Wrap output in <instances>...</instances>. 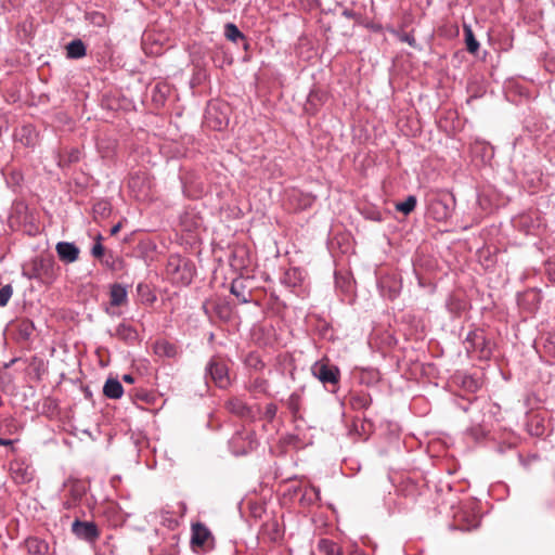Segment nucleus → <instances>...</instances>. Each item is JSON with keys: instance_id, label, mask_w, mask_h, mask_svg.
Here are the masks:
<instances>
[{"instance_id": "3", "label": "nucleus", "mask_w": 555, "mask_h": 555, "mask_svg": "<svg viewBox=\"0 0 555 555\" xmlns=\"http://www.w3.org/2000/svg\"><path fill=\"white\" fill-rule=\"evenodd\" d=\"M72 530L76 537L89 542L96 540L99 537L96 526L90 521L75 520L72 525Z\"/></svg>"}, {"instance_id": "8", "label": "nucleus", "mask_w": 555, "mask_h": 555, "mask_svg": "<svg viewBox=\"0 0 555 555\" xmlns=\"http://www.w3.org/2000/svg\"><path fill=\"white\" fill-rule=\"evenodd\" d=\"M228 406L232 413L237 414L242 417H247V418L256 417V413L254 412V410L251 408H249L248 405H246L240 399H233V400L229 401Z\"/></svg>"}, {"instance_id": "23", "label": "nucleus", "mask_w": 555, "mask_h": 555, "mask_svg": "<svg viewBox=\"0 0 555 555\" xmlns=\"http://www.w3.org/2000/svg\"><path fill=\"white\" fill-rule=\"evenodd\" d=\"M101 235L98 236L96 243L93 245L91 249V255L95 258H101L104 255V247L101 244Z\"/></svg>"}, {"instance_id": "25", "label": "nucleus", "mask_w": 555, "mask_h": 555, "mask_svg": "<svg viewBox=\"0 0 555 555\" xmlns=\"http://www.w3.org/2000/svg\"><path fill=\"white\" fill-rule=\"evenodd\" d=\"M69 487L75 500L81 498L82 493L85 492V488L79 482L70 483Z\"/></svg>"}, {"instance_id": "2", "label": "nucleus", "mask_w": 555, "mask_h": 555, "mask_svg": "<svg viewBox=\"0 0 555 555\" xmlns=\"http://www.w3.org/2000/svg\"><path fill=\"white\" fill-rule=\"evenodd\" d=\"M207 373L220 388H225L230 384L228 367L224 363L217 359L210 360L207 366Z\"/></svg>"}, {"instance_id": "7", "label": "nucleus", "mask_w": 555, "mask_h": 555, "mask_svg": "<svg viewBox=\"0 0 555 555\" xmlns=\"http://www.w3.org/2000/svg\"><path fill=\"white\" fill-rule=\"evenodd\" d=\"M115 336L122 339L126 343H134L139 338V334L135 328L130 324L120 323L115 330Z\"/></svg>"}, {"instance_id": "20", "label": "nucleus", "mask_w": 555, "mask_h": 555, "mask_svg": "<svg viewBox=\"0 0 555 555\" xmlns=\"http://www.w3.org/2000/svg\"><path fill=\"white\" fill-rule=\"evenodd\" d=\"M13 289L11 285H4L0 288V307L7 306L10 298L12 297Z\"/></svg>"}, {"instance_id": "33", "label": "nucleus", "mask_w": 555, "mask_h": 555, "mask_svg": "<svg viewBox=\"0 0 555 555\" xmlns=\"http://www.w3.org/2000/svg\"><path fill=\"white\" fill-rule=\"evenodd\" d=\"M190 281H191V279H190V278H188V279L183 280V283H184V284H189V283H190Z\"/></svg>"}, {"instance_id": "13", "label": "nucleus", "mask_w": 555, "mask_h": 555, "mask_svg": "<svg viewBox=\"0 0 555 555\" xmlns=\"http://www.w3.org/2000/svg\"><path fill=\"white\" fill-rule=\"evenodd\" d=\"M319 548L325 555H343L340 547L330 540H321L319 542Z\"/></svg>"}, {"instance_id": "1", "label": "nucleus", "mask_w": 555, "mask_h": 555, "mask_svg": "<svg viewBox=\"0 0 555 555\" xmlns=\"http://www.w3.org/2000/svg\"><path fill=\"white\" fill-rule=\"evenodd\" d=\"M312 375L323 384H337L339 370L326 361H317L311 366Z\"/></svg>"}, {"instance_id": "10", "label": "nucleus", "mask_w": 555, "mask_h": 555, "mask_svg": "<svg viewBox=\"0 0 555 555\" xmlns=\"http://www.w3.org/2000/svg\"><path fill=\"white\" fill-rule=\"evenodd\" d=\"M103 392L111 399H119L124 393V389L119 380L109 378L103 387Z\"/></svg>"}, {"instance_id": "35", "label": "nucleus", "mask_w": 555, "mask_h": 555, "mask_svg": "<svg viewBox=\"0 0 555 555\" xmlns=\"http://www.w3.org/2000/svg\"><path fill=\"white\" fill-rule=\"evenodd\" d=\"M104 263L108 266L111 263V260L105 259Z\"/></svg>"}, {"instance_id": "34", "label": "nucleus", "mask_w": 555, "mask_h": 555, "mask_svg": "<svg viewBox=\"0 0 555 555\" xmlns=\"http://www.w3.org/2000/svg\"><path fill=\"white\" fill-rule=\"evenodd\" d=\"M104 263L108 266L111 263V260L105 259Z\"/></svg>"}, {"instance_id": "16", "label": "nucleus", "mask_w": 555, "mask_h": 555, "mask_svg": "<svg viewBox=\"0 0 555 555\" xmlns=\"http://www.w3.org/2000/svg\"><path fill=\"white\" fill-rule=\"evenodd\" d=\"M143 180L139 176H132L129 179L128 185L134 192L135 197L141 198L145 196V192L142 190L141 184Z\"/></svg>"}, {"instance_id": "4", "label": "nucleus", "mask_w": 555, "mask_h": 555, "mask_svg": "<svg viewBox=\"0 0 555 555\" xmlns=\"http://www.w3.org/2000/svg\"><path fill=\"white\" fill-rule=\"evenodd\" d=\"M55 249L59 258L67 263L75 262L79 257V248L74 243L59 242Z\"/></svg>"}, {"instance_id": "32", "label": "nucleus", "mask_w": 555, "mask_h": 555, "mask_svg": "<svg viewBox=\"0 0 555 555\" xmlns=\"http://www.w3.org/2000/svg\"><path fill=\"white\" fill-rule=\"evenodd\" d=\"M344 15L347 16V17H352L353 16V14L350 11H345Z\"/></svg>"}, {"instance_id": "11", "label": "nucleus", "mask_w": 555, "mask_h": 555, "mask_svg": "<svg viewBox=\"0 0 555 555\" xmlns=\"http://www.w3.org/2000/svg\"><path fill=\"white\" fill-rule=\"evenodd\" d=\"M109 296L112 306H121L127 300V289L125 286L120 284H114L111 287Z\"/></svg>"}, {"instance_id": "5", "label": "nucleus", "mask_w": 555, "mask_h": 555, "mask_svg": "<svg viewBox=\"0 0 555 555\" xmlns=\"http://www.w3.org/2000/svg\"><path fill=\"white\" fill-rule=\"evenodd\" d=\"M429 209L433 217L439 221L447 220L452 214L451 205L442 198L433 201Z\"/></svg>"}, {"instance_id": "19", "label": "nucleus", "mask_w": 555, "mask_h": 555, "mask_svg": "<svg viewBox=\"0 0 555 555\" xmlns=\"http://www.w3.org/2000/svg\"><path fill=\"white\" fill-rule=\"evenodd\" d=\"M156 352L166 357H173L176 354V348L168 343H159L156 345Z\"/></svg>"}, {"instance_id": "24", "label": "nucleus", "mask_w": 555, "mask_h": 555, "mask_svg": "<svg viewBox=\"0 0 555 555\" xmlns=\"http://www.w3.org/2000/svg\"><path fill=\"white\" fill-rule=\"evenodd\" d=\"M238 282L234 281L231 286V293L235 295L242 302H248V297L245 296L241 291H238Z\"/></svg>"}, {"instance_id": "36", "label": "nucleus", "mask_w": 555, "mask_h": 555, "mask_svg": "<svg viewBox=\"0 0 555 555\" xmlns=\"http://www.w3.org/2000/svg\"><path fill=\"white\" fill-rule=\"evenodd\" d=\"M312 555H314V554H312Z\"/></svg>"}, {"instance_id": "26", "label": "nucleus", "mask_w": 555, "mask_h": 555, "mask_svg": "<svg viewBox=\"0 0 555 555\" xmlns=\"http://www.w3.org/2000/svg\"><path fill=\"white\" fill-rule=\"evenodd\" d=\"M92 23L98 26H103L105 24V16L101 13H94L92 15Z\"/></svg>"}, {"instance_id": "27", "label": "nucleus", "mask_w": 555, "mask_h": 555, "mask_svg": "<svg viewBox=\"0 0 555 555\" xmlns=\"http://www.w3.org/2000/svg\"><path fill=\"white\" fill-rule=\"evenodd\" d=\"M479 526V518L477 516H474L472 521L465 526V527H462L463 530H470L473 528H477Z\"/></svg>"}, {"instance_id": "21", "label": "nucleus", "mask_w": 555, "mask_h": 555, "mask_svg": "<svg viewBox=\"0 0 555 555\" xmlns=\"http://www.w3.org/2000/svg\"><path fill=\"white\" fill-rule=\"evenodd\" d=\"M28 547L31 552L39 553V554L44 553L48 550V546L46 543L40 542L36 539L28 541Z\"/></svg>"}, {"instance_id": "31", "label": "nucleus", "mask_w": 555, "mask_h": 555, "mask_svg": "<svg viewBox=\"0 0 555 555\" xmlns=\"http://www.w3.org/2000/svg\"><path fill=\"white\" fill-rule=\"evenodd\" d=\"M11 443H12V441H11V440H9V439L0 438V444H1V446H9V444H11Z\"/></svg>"}, {"instance_id": "6", "label": "nucleus", "mask_w": 555, "mask_h": 555, "mask_svg": "<svg viewBox=\"0 0 555 555\" xmlns=\"http://www.w3.org/2000/svg\"><path fill=\"white\" fill-rule=\"evenodd\" d=\"M210 537V531L203 524L192 525V538L191 542L193 545L203 546Z\"/></svg>"}, {"instance_id": "15", "label": "nucleus", "mask_w": 555, "mask_h": 555, "mask_svg": "<svg viewBox=\"0 0 555 555\" xmlns=\"http://www.w3.org/2000/svg\"><path fill=\"white\" fill-rule=\"evenodd\" d=\"M286 405L291 412L296 415L300 411L301 396L298 392H293L286 400Z\"/></svg>"}, {"instance_id": "29", "label": "nucleus", "mask_w": 555, "mask_h": 555, "mask_svg": "<svg viewBox=\"0 0 555 555\" xmlns=\"http://www.w3.org/2000/svg\"><path fill=\"white\" fill-rule=\"evenodd\" d=\"M122 380H124L125 383L132 384V383L134 382V378H133V376H132V375H130V374H125V375L122 376Z\"/></svg>"}, {"instance_id": "28", "label": "nucleus", "mask_w": 555, "mask_h": 555, "mask_svg": "<svg viewBox=\"0 0 555 555\" xmlns=\"http://www.w3.org/2000/svg\"><path fill=\"white\" fill-rule=\"evenodd\" d=\"M401 40L409 43L410 46H414V43H415L414 37L409 34L401 36Z\"/></svg>"}, {"instance_id": "30", "label": "nucleus", "mask_w": 555, "mask_h": 555, "mask_svg": "<svg viewBox=\"0 0 555 555\" xmlns=\"http://www.w3.org/2000/svg\"><path fill=\"white\" fill-rule=\"evenodd\" d=\"M120 228H121V224H120V223L115 224V225L111 229V234H112V235H116V234L119 232Z\"/></svg>"}, {"instance_id": "14", "label": "nucleus", "mask_w": 555, "mask_h": 555, "mask_svg": "<svg viewBox=\"0 0 555 555\" xmlns=\"http://www.w3.org/2000/svg\"><path fill=\"white\" fill-rule=\"evenodd\" d=\"M416 206V197L413 195H410L406 197L404 202L398 203L396 205L397 210L404 215H409L411 211L414 210Z\"/></svg>"}, {"instance_id": "9", "label": "nucleus", "mask_w": 555, "mask_h": 555, "mask_svg": "<svg viewBox=\"0 0 555 555\" xmlns=\"http://www.w3.org/2000/svg\"><path fill=\"white\" fill-rule=\"evenodd\" d=\"M304 281V273L298 268L288 269L283 276V284L289 288H296Z\"/></svg>"}, {"instance_id": "22", "label": "nucleus", "mask_w": 555, "mask_h": 555, "mask_svg": "<svg viewBox=\"0 0 555 555\" xmlns=\"http://www.w3.org/2000/svg\"><path fill=\"white\" fill-rule=\"evenodd\" d=\"M278 412V406L274 403L267 404L262 417L267 420L268 422L273 421Z\"/></svg>"}, {"instance_id": "12", "label": "nucleus", "mask_w": 555, "mask_h": 555, "mask_svg": "<svg viewBox=\"0 0 555 555\" xmlns=\"http://www.w3.org/2000/svg\"><path fill=\"white\" fill-rule=\"evenodd\" d=\"M67 56L70 59H79L86 55V47L79 39L73 40L66 47Z\"/></svg>"}, {"instance_id": "18", "label": "nucleus", "mask_w": 555, "mask_h": 555, "mask_svg": "<svg viewBox=\"0 0 555 555\" xmlns=\"http://www.w3.org/2000/svg\"><path fill=\"white\" fill-rule=\"evenodd\" d=\"M224 36L232 42H236L238 39L243 38V34L240 29L232 23H228L224 28Z\"/></svg>"}, {"instance_id": "17", "label": "nucleus", "mask_w": 555, "mask_h": 555, "mask_svg": "<svg viewBox=\"0 0 555 555\" xmlns=\"http://www.w3.org/2000/svg\"><path fill=\"white\" fill-rule=\"evenodd\" d=\"M466 48L470 53L477 52L479 48L478 41L475 39L473 30L469 26H465Z\"/></svg>"}]
</instances>
